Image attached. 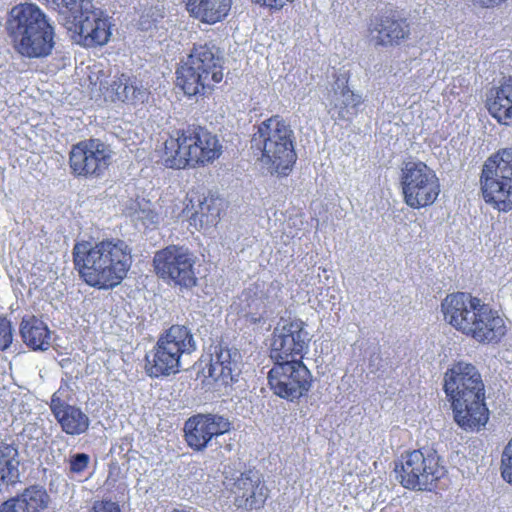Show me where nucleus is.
<instances>
[{"label": "nucleus", "mask_w": 512, "mask_h": 512, "mask_svg": "<svg viewBox=\"0 0 512 512\" xmlns=\"http://www.w3.org/2000/svg\"><path fill=\"white\" fill-rule=\"evenodd\" d=\"M272 362L267 382L274 395L289 402L308 395L314 380L310 369L301 359Z\"/></svg>", "instance_id": "13"}, {"label": "nucleus", "mask_w": 512, "mask_h": 512, "mask_svg": "<svg viewBox=\"0 0 512 512\" xmlns=\"http://www.w3.org/2000/svg\"><path fill=\"white\" fill-rule=\"evenodd\" d=\"M198 257L184 245L170 244L157 250L152 259L155 275L164 283L192 289L198 284Z\"/></svg>", "instance_id": "10"}, {"label": "nucleus", "mask_w": 512, "mask_h": 512, "mask_svg": "<svg viewBox=\"0 0 512 512\" xmlns=\"http://www.w3.org/2000/svg\"><path fill=\"white\" fill-rule=\"evenodd\" d=\"M328 113L334 119L351 121L358 113L362 97L347 85V80L337 78L327 95Z\"/></svg>", "instance_id": "21"}, {"label": "nucleus", "mask_w": 512, "mask_h": 512, "mask_svg": "<svg viewBox=\"0 0 512 512\" xmlns=\"http://www.w3.org/2000/svg\"><path fill=\"white\" fill-rule=\"evenodd\" d=\"M242 355L237 348L218 342L210 346L208 376L225 385L238 380L241 374Z\"/></svg>", "instance_id": "18"}, {"label": "nucleus", "mask_w": 512, "mask_h": 512, "mask_svg": "<svg viewBox=\"0 0 512 512\" xmlns=\"http://www.w3.org/2000/svg\"><path fill=\"white\" fill-rule=\"evenodd\" d=\"M7 31L15 49L28 58L47 57L55 46L54 26L35 4L14 6L9 12Z\"/></svg>", "instance_id": "4"}, {"label": "nucleus", "mask_w": 512, "mask_h": 512, "mask_svg": "<svg viewBox=\"0 0 512 512\" xmlns=\"http://www.w3.org/2000/svg\"><path fill=\"white\" fill-rule=\"evenodd\" d=\"M59 13V22L77 35L78 43L86 47L103 46L111 36L109 17L91 0H82L74 9L52 7Z\"/></svg>", "instance_id": "9"}, {"label": "nucleus", "mask_w": 512, "mask_h": 512, "mask_svg": "<svg viewBox=\"0 0 512 512\" xmlns=\"http://www.w3.org/2000/svg\"><path fill=\"white\" fill-rule=\"evenodd\" d=\"M254 3L266 6L270 9L279 10L283 8L287 3L293 2V0H252Z\"/></svg>", "instance_id": "35"}, {"label": "nucleus", "mask_w": 512, "mask_h": 512, "mask_svg": "<svg viewBox=\"0 0 512 512\" xmlns=\"http://www.w3.org/2000/svg\"><path fill=\"white\" fill-rule=\"evenodd\" d=\"M112 151L99 139H89L73 145L69 166L75 176L100 177L111 164Z\"/></svg>", "instance_id": "16"}, {"label": "nucleus", "mask_w": 512, "mask_h": 512, "mask_svg": "<svg viewBox=\"0 0 512 512\" xmlns=\"http://www.w3.org/2000/svg\"><path fill=\"white\" fill-rule=\"evenodd\" d=\"M19 468L18 449L12 444L0 442V492L20 481Z\"/></svg>", "instance_id": "29"}, {"label": "nucleus", "mask_w": 512, "mask_h": 512, "mask_svg": "<svg viewBox=\"0 0 512 512\" xmlns=\"http://www.w3.org/2000/svg\"><path fill=\"white\" fill-rule=\"evenodd\" d=\"M176 73L185 95L205 96L223 79L222 58L213 45H196Z\"/></svg>", "instance_id": "7"}, {"label": "nucleus", "mask_w": 512, "mask_h": 512, "mask_svg": "<svg viewBox=\"0 0 512 512\" xmlns=\"http://www.w3.org/2000/svg\"><path fill=\"white\" fill-rule=\"evenodd\" d=\"M89 512H123L120 505L112 500H96Z\"/></svg>", "instance_id": "33"}, {"label": "nucleus", "mask_w": 512, "mask_h": 512, "mask_svg": "<svg viewBox=\"0 0 512 512\" xmlns=\"http://www.w3.org/2000/svg\"><path fill=\"white\" fill-rule=\"evenodd\" d=\"M13 341V328L11 322L0 316V350L4 351L10 347Z\"/></svg>", "instance_id": "32"}, {"label": "nucleus", "mask_w": 512, "mask_h": 512, "mask_svg": "<svg viewBox=\"0 0 512 512\" xmlns=\"http://www.w3.org/2000/svg\"><path fill=\"white\" fill-rule=\"evenodd\" d=\"M221 148L217 137L201 127L178 130L165 141L162 160L176 169L203 165L217 159Z\"/></svg>", "instance_id": "6"}, {"label": "nucleus", "mask_w": 512, "mask_h": 512, "mask_svg": "<svg viewBox=\"0 0 512 512\" xmlns=\"http://www.w3.org/2000/svg\"><path fill=\"white\" fill-rule=\"evenodd\" d=\"M232 0H186V9L195 19L215 24L225 19L231 10Z\"/></svg>", "instance_id": "26"}, {"label": "nucleus", "mask_w": 512, "mask_h": 512, "mask_svg": "<svg viewBox=\"0 0 512 512\" xmlns=\"http://www.w3.org/2000/svg\"><path fill=\"white\" fill-rule=\"evenodd\" d=\"M500 473L502 479L512 485V438L508 441L502 451Z\"/></svg>", "instance_id": "30"}, {"label": "nucleus", "mask_w": 512, "mask_h": 512, "mask_svg": "<svg viewBox=\"0 0 512 512\" xmlns=\"http://www.w3.org/2000/svg\"><path fill=\"white\" fill-rule=\"evenodd\" d=\"M310 341L305 322L301 319H290L276 329L272 338L270 359L272 361L292 359L303 361L308 353Z\"/></svg>", "instance_id": "15"}, {"label": "nucleus", "mask_w": 512, "mask_h": 512, "mask_svg": "<svg viewBox=\"0 0 512 512\" xmlns=\"http://www.w3.org/2000/svg\"><path fill=\"white\" fill-rule=\"evenodd\" d=\"M295 133L284 119L273 116L257 126L251 146L261 153L262 166L271 174L287 176L296 163Z\"/></svg>", "instance_id": "5"}, {"label": "nucleus", "mask_w": 512, "mask_h": 512, "mask_svg": "<svg viewBox=\"0 0 512 512\" xmlns=\"http://www.w3.org/2000/svg\"><path fill=\"white\" fill-rule=\"evenodd\" d=\"M401 186L404 200L412 208L431 205L440 192L435 172L424 162L416 160L403 162Z\"/></svg>", "instance_id": "14"}, {"label": "nucleus", "mask_w": 512, "mask_h": 512, "mask_svg": "<svg viewBox=\"0 0 512 512\" xmlns=\"http://www.w3.org/2000/svg\"><path fill=\"white\" fill-rule=\"evenodd\" d=\"M269 489L258 475L242 473L234 482V505L241 510L262 509L269 497Z\"/></svg>", "instance_id": "19"}, {"label": "nucleus", "mask_w": 512, "mask_h": 512, "mask_svg": "<svg viewBox=\"0 0 512 512\" xmlns=\"http://www.w3.org/2000/svg\"><path fill=\"white\" fill-rule=\"evenodd\" d=\"M20 335L33 351H45L50 346L51 334L46 323L36 316H25L20 323Z\"/></svg>", "instance_id": "27"}, {"label": "nucleus", "mask_w": 512, "mask_h": 512, "mask_svg": "<svg viewBox=\"0 0 512 512\" xmlns=\"http://www.w3.org/2000/svg\"><path fill=\"white\" fill-rule=\"evenodd\" d=\"M72 259L80 279L97 290H112L127 277L133 263L132 248L118 238L92 243L76 241Z\"/></svg>", "instance_id": "1"}, {"label": "nucleus", "mask_w": 512, "mask_h": 512, "mask_svg": "<svg viewBox=\"0 0 512 512\" xmlns=\"http://www.w3.org/2000/svg\"><path fill=\"white\" fill-rule=\"evenodd\" d=\"M49 503V495L43 487L31 485L20 494L0 505V512H43Z\"/></svg>", "instance_id": "25"}, {"label": "nucleus", "mask_w": 512, "mask_h": 512, "mask_svg": "<svg viewBox=\"0 0 512 512\" xmlns=\"http://www.w3.org/2000/svg\"><path fill=\"white\" fill-rule=\"evenodd\" d=\"M49 407L61 430L67 435L78 436L88 431V415L80 407L68 404L62 399L61 389L52 395Z\"/></svg>", "instance_id": "20"}, {"label": "nucleus", "mask_w": 512, "mask_h": 512, "mask_svg": "<svg viewBox=\"0 0 512 512\" xmlns=\"http://www.w3.org/2000/svg\"><path fill=\"white\" fill-rule=\"evenodd\" d=\"M444 391L451 402L454 420L465 431H479L489 420L485 386L472 364L457 362L444 376Z\"/></svg>", "instance_id": "3"}, {"label": "nucleus", "mask_w": 512, "mask_h": 512, "mask_svg": "<svg viewBox=\"0 0 512 512\" xmlns=\"http://www.w3.org/2000/svg\"><path fill=\"white\" fill-rule=\"evenodd\" d=\"M441 311L446 323L480 344H499L508 333L504 316L470 293L448 294L441 303Z\"/></svg>", "instance_id": "2"}, {"label": "nucleus", "mask_w": 512, "mask_h": 512, "mask_svg": "<svg viewBox=\"0 0 512 512\" xmlns=\"http://www.w3.org/2000/svg\"><path fill=\"white\" fill-rule=\"evenodd\" d=\"M197 349L190 329L185 325H172L158 338L153 349L145 356V371L152 378L168 377L181 369V359Z\"/></svg>", "instance_id": "8"}, {"label": "nucleus", "mask_w": 512, "mask_h": 512, "mask_svg": "<svg viewBox=\"0 0 512 512\" xmlns=\"http://www.w3.org/2000/svg\"><path fill=\"white\" fill-rule=\"evenodd\" d=\"M401 485L415 491H433L447 470L436 451L416 449L402 457L396 469Z\"/></svg>", "instance_id": "11"}, {"label": "nucleus", "mask_w": 512, "mask_h": 512, "mask_svg": "<svg viewBox=\"0 0 512 512\" xmlns=\"http://www.w3.org/2000/svg\"><path fill=\"white\" fill-rule=\"evenodd\" d=\"M48 5L51 7H65L69 9H74L76 4L80 3L82 0H45Z\"/></svg>", "instance_id": "36"}, {"label": "nucleus", "mask_w": 512, "mask_h": 512, "mask_svg": "<svg viewBox=\"0 0 512 512\" xmlns=\"http://www.w3.org/2000/svg\"><path fill=\"white\" fill-rule=\"evenodd\" d=\"M481 188L486 202L498 210L512 206V148L503 149L489 157L482 169Z\"/></svg>", "instance_id": "12"}, {"label": "nucleus", "mask_w": 512, "mask_h": 512, "mask_svg": "<svg viewBox=\"0 0 512 512\" xmlns=\"http://www.w3.org/2000/svg\"><path fill=\"white\" fill-rule=\"evenodd\" d=\"M218 217L217 200L208 199L198 192L191 191L186 196L179 220L190 224H215L218 222Z\"/></svg>", "instance_id": "23"}, {"label": "nucleus", "mask_w": 512, "mask_h": 512, "mask_svg": "<svg viewBox=\"0 0 512 512\" xmlns=\"http://www.w3.org/2000/svg\"><path fill=\"white\" fill-rule=\"evenodd\" d=\"M130 215V221L131 222H142L145 223L146 221L154 222L153 215L150 211L145 210H134Z\"/></svg>", "instance_id": "34"}, {"label": "nucleus", "mask_w": 512, "mask_h": 512, "mask_svg": "<svg viewBox=\"0 0 512 512\" xmlns=\"http://www.w3.org/2000/svg\"><path fill=\"white\" fill-rule=\"evenodd\" d=\"M232 428L229 419L216 413H197L184 423V440L195 452L204 451L213 439L228 433Z\"/></svg>", "instance_id": "17"}, {"label": "nucleus", "mask_w": 512, "mask_h": 512, "mask_svg": "<svg viewBox=\"0 0 512 512\" xmlns=\"http://www.w3.org/2000/svg\"><path fill=\"white\" fill-rule=\"evenodd\" d=\"M488 110L500 124H512V76L495 89L488 100Z\"/></svg>", "instance_id": "28"}, {"label": "nucleus", "mask_w": 512, "mask_h": 512, "mask_svg": "<svg viewBox=\"0 0 512 512\" xmlns=\"http://www.w3.org/2000/svg\"><path fill=\"white\" fill-rule=\"evenodd\" d=\"M100 85L104 89L105 98L113 102L137 104L144 103L149 98V91L142 82L125 74L114 76L109 82H101Z\"/></svg>", "instance_id": "22"}, {"label": "nucleus", "mask_w": 512, "mask_h": 512, "mask_svg": "<svg viewBox=\"0 0 512 512\" xmlns=\"http://www.w3.org/2000/svg\"><path fill=\"white\" fill-rule=\"evenodd\" d=\"M69 472L73 475L83 473L90 464V456L86 453H77L69 458Z\"/></svg>", "instance_id": "31"}, {"label": "nucleus", "mask_w": 512, "mask_h": 512, "mask_svg": "<svg viewBox=\"0 0 512 512\" xmlns=\"http://www.w3.org/2000/svg\"><path fill=\"white\" fill-rule=\"evenodd\" d=\"M369 37L376 45H398L409 36V25L405 20L389 17L376 18L371 21Z\"/></svg>", "instance_id": "24"}]
</instances>
